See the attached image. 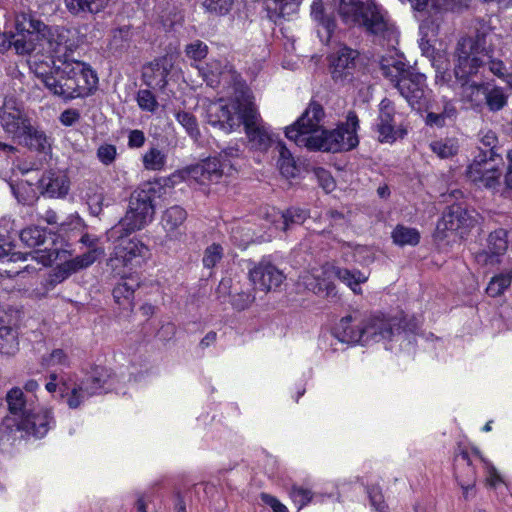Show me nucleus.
I'll list each match as a JSON object with an SVG mask.
<instances>
[{
    "label": "nucleus",
    "mask_w": 512,
    "mask_h": 512,
    "mask_svg": "<svg viewBox=\"0 0 512 512\" xmlns=\"http://www.w3.org/2000/svg\"><path fill=\"white\" fill-rule=\"evenodd\" d=\"M47 43L53 67L38 74L44 87L64 101L90 95L97 87L98 77L89 64L73 58L77 46L69 43L63 33Z\"/></svg>",
    "instance_id": "1"
},
{
    "label": "nucleus",
    "mask_w": 512,
    "mask_h": 512,
    "mask_svg": "<svg viewBox=\"0 0 512 512\" xmlns=\"http://www.w3.org/2000/svg\"><path fill=\"white\" fill-rule=\"evenodd\" d=\"M259 121L260 115L252 101L251 92L244 85H240L239 91L230 103L221 99L211 103L207 108V122L211 126L229 133L243 124L252 147L267 150L272 138Z\"/></svg>",
    "instance_id": "2"
},
{
    "label": "nucleus",
    "mask_w": 512,
    "mask_h": 512,
    "mask_svg": "<svg viewBox=\"0 0 512 512\" xmlns=\"http://www.w3.org/2000/svg\"><path fill=\"white\" fill-rule=\"evenodd\" d=\"M336 10L348 27L359 28L368 35L388 41L396 36L387 12L375 0H339Z\"/></svg>",
    "instance_id": "3"
},
{
    "label": "nucleus",
    "mask_w": 512,
    "mask_h": 512,
    "mask_svg": "<svg viewBox=\"0 0 512 512\" xmlns=\"http://www.w3.org/2000/svg\"><path fill=\"white\" fill-rule=\"evenodd\" d=\"M380 69L413 109L420 110L426 102V77L395 56L382 57Z\"/></svg>",
    "instance_id": "4"
},
{
    "label": "nucleus",
    "mask_w": 512,
    "mask_h": 512,
    "mask_svg": "<svg viewBox=\"0 0 512 512\" xmlns=\"http://www.w3.org/2000/svg\"><path fill=\"white\" fill-rule=\"evenodd\" d=\"M473 29V35L459 39L454 51L456 59L454 74L459 80L476 74L485 64L486 36L490 33V26L484 21H477Z\"/></svg>",
    "instance_id": "5"
},
{
    "label": "nucleus",
    "mask_w": 512,
    "mask_h": 512,
    "mask_svg": "<svg viewBox=\"0 0 512 512\" xmlns=\"http://www.w3.org/2000/svg\"><path fill=\"white\" fill-rule=\"evenodd\" d=\"M20 240L24 245L30 248H34V251L31 253H9L7 249H5V239L3 236H0V262L1 263H10L16 261H25L28 256H31L33 259L37 260L44 266L51 265L54 261L59 258V250L57 248H49L46 246L48 241L51 244L54 243L50 233H48L45 229L39 228L37 226L27 227L20 232Z\"/></svg>",
    "instance_id": "6"
},
{
    "label": "nucleus",
    "mask_w": 512,
    "mask_h": 512,
    "mask_svg": "<svg viewBox=\"0 0 512 512\" xmlns=\"http://www.w3.org/2000/svg\"><path fill=\"white\" fill-rule=\"evenodd\" d=\"M155 194L156 190L151 184H145L142 188L136 189L130 196L129 209L125 216L112 227V233L131 234L151 222L155 213L153 204Z\"/></svg>",
    "instance_id": "7"
},
{
    "label": "nucleus",
    "mask_w": 512,
    "mask_h": 512,
    "mask_svg": "<svg viewBox=\"0 0 512 512\" xmlns=\"http://www.w3.org/2000/svg\"><path fill=\"white\" fill-rule=\"evenodd\" d=\"M54 424L52 409L33 406L31 411L23 418L16 419L15 417L5 416L0 425V439L6 438L9 440L16 432L42 438Z\"/></svg>",
    "instance_id": "8"
},
{
    "label": "nucleus",
    "mask_w": 512,
    "mask_h": 512,
    "mask_svg": "<svg viewBox=\"0 0 512 512\" xmlns=\"http://www.w3.org/2000/svg\"><path fill=\"white\" fill-rule=\"evenodd\" d=\"M364 344L379 342L380 340H392L402 333L415 334L419 323L415 317H386L375 315L362 320Z\"/></svg>",
    "instance_id": "9"
},
{
    "label": "nucleus",
    "mask_w": 512,
    "mask_h": 512,
    "mask_svg": "<svg viewBox=\"0 0 512 512\" xmlns=\"http://www.w3.org/2000/svg\"><path fill=\"white\" fill-rule=\"evenodd\" d=\"M359 119L354 111L347 115L346 123H342L333 130H322L318 139L312 141L310 150H321L325 152H341L354 149L358 143L357 129Z\"/></svg>",
    "instance_id": "10"
},
{
    "label": "nucleus",
    "mask_w": 512,
    "mask_h": 512,
    "mask_svg": "<svg viewBox=\"0 0 512 512\" xmlns=\"http://www.w3.org/2000/svg\"><path fill=\"white\" fill-rule=\"evenodd\" d=\"M325 112L321 104L311 101L303 114L291 126L286 128V137L293 141L299 147L311 149L312 141L318 139L323 130L320 122L324 118Z\"/></svg>",
    "instance_id": "11"
},
{
    "label": "nucleus",
    "mask_w": 512,
    "mask_h": 512,
    "mask_svg": "<svg viewBox=\"0 0 512 512\" xmlns=\"http://www.w3.org/2000/svg\"><path fill=\"white\" fill-rule=\"evenodd\" d=\"M15 43L17 54H30L35 50L37 42L46 39L49 27L31 13L16 14L14 20Z\"/></svg>",
    "instance_id": "12"
},
{
    "label": "nucleus",
    "mask_w": 512,
    "mask_h": 512,
    "mask_svg": "<svg viewBox=\"0 0 512 512\" xmlns=\"http://www.w3.org/2000/svg\"><path fill=\"white\" fill-rule=\"evenodd\" d=\"M502 158L474 156L466 169V177L478 187L495 190L500 186Z\"/></svg>",
    "instance_id": "13"
},
{
    "label": "nucleus",
    "mask_w": 512,
    "mask_h": 512,
    "mask_svg": "<svg viewBox=\"0 0 512 512\" xmlns=\"http://www.w3.org/2000/svg\"><path fill=\"white\" fill-rule=\"evenodd\" d=\"M128 235L129 234H126V232H122L121 235L111 232V236L118 238L110 257L112 267H117L120 264L123 266L137 265L148 253V247L146 245L135 238H126Z\"/></svg>",
    "instance_id": "14"
},
{
    "label": "nucleus",
    "mask_w": 512,
    "mask_h": 512,
    "mask_svg": "<svg viewBox=\"0 0 512 512\" xmlns=\"http://www.w3.org/2000/svg\"><path fill=\"white\" fill-rule=\"evenodd\" d=\"M359 52L346 45H341L339 49L329 56L330 72L332 79L341 85L353 81Z\"/></svg>",
    "instance_id": "15"
},
{
    "label": "nucleus",
    "mask_w": 512,
    "mask_h": 512,
    "mask_svg": "<svg viewBox=\"0 0 512 512\" xmlns=\"http://www.w3.org/2000/svg\"><path fill=\"white\" fill-rule=\"evenodd\" d=\"M476 212L463 207L461 204L448 206L437 223V233L445 231L468 230L477 223Z\"/></svg>",
    "instance_id": "16"
},
{
    "label": "nucleus",
    "mask_w": 512,
    "mask_h": 512,
    "mask_svg": "<svg viewBox=\"0 0 512 512\" xmlns=\"http://www.w3.org/2000/svg\"><path fill=\"white\" fill-rule=\"evenodd\" d=\"M0 125L7 134L18 139L32 124L21 108L7 102L0 109Z\"/></svg>",
    "instance_id": "17"
},
{
    "label": "nucleus",
    "mask_w": 512,
    "mask_h": 512,
    "mask_svg": "<svg viewBox=\"0 0 512 512\" xmlns=\"http://www.w3.org/2000/svg\"><path fill=\"white\" fill-rule=\"evenodd\" d=\"M249 277L254 286L264 292L279 287L285 278L275 265L266 261L259 262L251 269Z\"/></svg>",
    "instance_id": "18"
},
{
    "label": "nucleus",
    "mask_w": 512,
    "mask_h": 512,
    "mask_svg": "<svg viewBox=\"0 0 512 512\" xmlns=\"http://www.w3.org/2000/svg\"><path fill=\"white\" fill-rule=\"evenodd\" d=\"M310 15L316 23L317 35L320 41L328 45L337 28L333 13L326 11L322 0H314L311 4Z\"/></svg>",
    "instance_id": "19"
},
{
    "label": "nucleus",
    "mask_w": 512,
    "mask_h": 512,
    "mask_svg": "<svg viewBox=\"0 0 512 512\" xmlns=\"http://www.w3.org/2000/svg\"><path fill=\"white\" fill-rule=\"evenodd\" d=\"M186 218V210L178 205L171 206L164 211L161 222L169 240H179L185 235Z\"/></svg>",
    "instance_id": "20"
},
{
    "label": "nucleus",
    "mask_w": 512,
    "mask_h": 512,
    "mask_svg": "<svg viewBox=\"0 0 512 512\" xmlns=\"http://www.w3.org/2000/svg\"><path fill=\"white\" fill-rule=\"evenodd\" d=\"M394 115L395 108L392 101L384 98L379 105L378 123L376 125L380 142H393L397 139Z\"/></svg>",
    "instance_id": "21"
},
{
    "label": "nucleus",
    "mask_w": 512,
    "mask_h": 512,
    "mask_svg": "<svg viewBox=\"0 0 512 512\" xmlns=\"http://www.w3.org/2000/svg\"><path fill=\"white\" fill-rule=\"evenodd\" d=\"M332 334L342 343L365 345L362 320L358 321L352 316L343 317L334 327Z\"/></svg>",
    "instance_id": "22"
},
{
    "label": "nucleus",
    "mask_w": 512,
    "mask_h": 512,
    "mask_svg": "<svg viewBox=\"0 0 512 512\" xmlns=\"http://www.w3.org/2000/svg\"><path fill=\"white\" fill-rule=\"evenodd\" d=\"M38 189L44 196L62 198L65 197L69 191V180L65 175L48 171L38 180Z\"/></svg>",
    "instance_id": "23"
},
{
    "label": "nucleus",
    "mask_w": 512,
    "mask_h": 512,
    "mask_svg": "<svg viewBox=\"0 0 512 512\" xmlns=\"http://www.w3.org/2000/svg\"><path fill=\"white\" fill-rule=\"evenodd\" d=\"M139 286L140 281L137 275L122 277L113 288L112 293L115 302L125 309H132L134 293Z\"/></svg>",
    "instance_id": "24"
},
{
    "label": "nucleus",
    "mask_w": 512,
    "mask_h": 512,
    "mask_svg": "<svg viewBox=\"0 0 512 512\" xmlns=\"http://www.w3.org/2000/svg\"><path fill=\"white\" fill-rule=\"evenodd\" d=\"M224 167L217 157H209L191 169L192 176L201 183L218 182L224 173Z\"/></svg>",
    "instance_id": "25"
},
{
    "label": "nucleus",
    "mask_w": 512,
    "mask_h": 512,
    "mask_svg": "<svg viewBox=\"0 0 512 512\" xmlns=\"http://www.w3.org/2000/svg\"><path fill=\"white\" fill-rule=\"evenodd\" d=\"M5 399L10 413L9 416L15 417L16 419H20L23 418V416H26V414L31 411V408L34 406L33 401L28 399L22 389L18 387L10 389L7 392Z\"/></svg>",
    "instance_id": "26"
},
{
    "label": "nucleus",
    "mask_w": 512,
    "mask_h": 512,
    "mask_svg": "<svg viewBox=\"0 0 512 512\" xmlns=\"http://www.w3.org/2000/svg\"><path fill=\"white\" fill-rule=\"evenodd\" d=\"M303 0H266V11L270 21L278 24L281 19L286 18L299 9Z\"/></svg>",
    "instance_id": "27"
},
{
    "label": "nucleus",
    "mask_w": 512,
    "mask_h": 512,
    "mask_svg": "<svg viewBox=\"0 0 512 512\" xmlns=\"http://www.w3.org/2000/svg\"><path fill=\"white\" fill-rule=\"evenodd\" d=\"M19 144L27 147L30 150L37 151L42 154H48L51 150V145L48 141L46 134L35 128L33 125L18 138Z\"/></svg>",
    "instance_id": "28"
},
{
    "label": "nucleus",
    "mask_w": 512,
    "mask_h": 512,
    "mask_svg": "<svg viewBox=\"0 0 512 512\" xmlns=\"http://www.w3.org/2000/svg\"><path fill=\"white\" fill-rule=\"evenodd\" d=\"M90 261L89 256L75 257L64 261L52 270L51 274H53L54 281L56 280V282L62 283L72 274L89 267Z\"/></svg>",
    "instance_id": "29"
},
{
    "label": "nucleus",
    "mask_w": 512,
    "mask_h": 512,
    "mask_svg": "<svg viewBox=\"0 0 512 512\" xmlns=\"http://www.w3.org/2000/svg\"><path fill=\"white\" fill-rule=\"evenodd\" d=\"M108 0H64L68 12L74 16L96 14L102 11Z\"/></svg>",
    "instance_id": "30"
},
{
    "label": "nucleus",
    "mask_w": 512,
    "mask_h": 512,
    "mask_svg": "<svg viewBox=\"0 0 512 512\" xmlns=\"http://www.w3.org/2000/svg\"><path fill=\"white\" fill-rule=\"evenodd\" d=\"M487 86L484 83L465 81L462 83V100L469 103L472 108H482L485 103Z\"/></svg>",
    "instance_id": "31"
},
{
    "label": "nucleus",
    "mask_w": 512,
    "mask_h": 512,
    "mask_svg": "<svg viewBox=\"0 0 512 512\" xmlns=\"http://www.w3.org/2000/svg\"><path fill=\"white\" fill-rule=\"evenodd\" d=\"M458 111L451 101H444L443 108L439 112L428 111L425 124L430 127L442 128L457 118Z\"/></svg>",
    "instance_id": "32"
},
{
    "label": "nucleus",
    "mask_w": 512,
    "mask_h": 512,
    "mask_svg": "<svg viewBox=\"0 0 512 512\" xmlns=\"http://www.w3.org/2000/svg\"><path fill=\"white\" fill-rule=\"evenodd\" d=\"M110 377L111 373L107 368L101 366L93 368L91 374L82 382L87 396L100 393Z\"/></svg>",
    "instance_id": "33"
},
{
    "label": "nucleus",
    "mask_w": 512,
    "mask_h": 512,
    "mask_svg": "<svg viewBox=\"0 0 512 512\" xmlns=\"http://www.w3.org/2000/svg\"><path fill=\"white\" fill-rule=\"evenodd\" d=\"M331 274L350 287L354 293H360V284L365 283L368 280V276L357 269L349 270L338 266H332Z\"/></svg>",
    "instance_id": "34"
},
{
    "label": "nucleus",
    "mask_w": 512,
    "mask_h": 512,
    "mask_svg": "<svg viewBox=\"0 0 512 512\" xmlns=\"http://www.w3.org/2000/svg\"><path fill=\"white\" fill-rule=\"evenodd\" d=\"M309 217V211L299 208L290 207L281 212L279 219L275 221L276 227L284 232L292 229L295 225H301Z\"/></svg>",
    "instance_id": "35"
},
{
    "label": "nucleus",
    "mask_w": 512,
    "mask_h": 512,
    "mask_svg": "<svg viewBox=\"0 0 512 512\" xmlns=\"http://www.w3.org/2000/svg\"><path fill=\"white\" fill-rule=\"evenodd\" d=\"M150 68L154 73V77H149L146 83L149 86L155 85L159 89H164L167 85V76L172 68V63L167 57L154 60L150 64Z\"/></svg>",
    "instance_id": "36"
},
{
    "label": "nucleus",
    "mask_w": 512,
    "mask_h": 512,
    "mask_svg": "<svg viewBox=\"0 0 512 512\" xmlns=\"http://www.w3.org/2000/svg\"><path fill=\"white\" fill-rule=\"evenodd\" d=\"M132 38L133 31L131 26L124 25L114 29L109 42L110 50L113 53L120 54L126 52L131 46Z\"/></svg>",
    "instance_id": "37"
},
{
    "label": "nucleus",
    "mask_w": 512,
    "mask_h": 512,
    "mask_svg": "<svg viewBox=\"0 0 512 512\" xmlns=\"http://www.w3.org/2000/svg\"><path fill=\"white\" fill-rule=\"evenodd\" d=\"M479 144L477 146V154L475 156L485 155L486 158H502L497 152L498 138L492 130H481L478 134Z\"/></svg>",
    "instance_id": "38"
},
{
    "label": "nucleus",
    "mask_w": 512,
    "mask_h": 512,
    "mask_svg": "<svg viewBox=\"0 0 512 512\" xmlns=\"http://www.w3.org/2000/svg\"><path fill=\"white\" fill-rule=\"evenodd\" d=\"M391 237L398 246H416L420 242V233L416 228L398 224L392 231Z\"/></svg>",
    "instance_id": "39"
},
{
    "label": "nucleus",
    "mask_w": 512,
    "mask_h": 512,
    "mask_svg": "<svg viewBox=\"0 0 512 512\" xmlns=\"http://www.w3.org/2000/svg\"><path fill=\"white\" fill-rule=\"evenodd\" d=\"M18 350V331L8 326L0 327V354L13 356Z\"/></svg>",
    "instance_id": "40"
},
{
    "label": "nucleus",
    "mask_w": 512,
    "mask_h": 512,
    "mask_svg": "<svg viewBox=\"0 0 512 512\" xmlns=\"http://www.w3.org/2000/svg\"><path fill=\"white\" fill-rule=\"evenodd\" d=\"M511 283L512 270H504L490 279L486 287V293L493 298L499 297L511 286Z\"/></svg>",
    "instance_id": "41"
},
{
    "label": "nucleus",
    "mask_w": 512,
    "mask_h": 512,
    "mask_svg": "<svg viewBox=\"0 0 512 512\" xmlns=\"http://www.w3.org/2000/svg\"><path fill=\"white\" fill-rule=\"evenodd\" d=\"M11 190L18 202L24 205H32L38 199V193L35 187L28 181H21L17 184H11Z\"/></svg>",
    "instance_id": "42"
},
{
    "label": "nucleus",
    "mask_w": 512,
    "mask_h": 512,
    "mask_svg": "<svg viewBox=\"0 0 512 512\" xmlns=\"http://www.w3.org/2000/svg\"><path fill=\"white\" fill-rule=\"evenodd\" d=\"M507 101L508 97L501 87H490L489 85L487 86L484 106H487L489 111H500L507 105Z\"/></svg>",
    "instance_id": "43"
},
{
    "label": "nucleus",
    "mask_w": 512,
    "mask_h": 512,
    "mask_svg": "<svg viewBox=\"0 0 512 512\" xmlns=\"http://www.w3.org/2000/svg\"><path fill=\"white\" fill-rule=\"evenodd\" d=\"M430 148L439 158L448 159L455 156L459 151L457 140L453 138H445L433 141Z\"/></svg>",
    "instance_id": "44"
},
{
    "label": "nucleus",
    "mask_w": 512,
    "mask_h": 512,
    "mask_svg": "<svg viewBox=\"0 0 512 512\" xmlns=\"http://www.w3.org/2000/svg\"><path fill=\"white\" fill-rule=\"evenodd\" d=\"M79 242L81 244H83L84 246H86L88 248V250L79 255L78 257H87L89 256L90 258V262H89V266H91L96 260L97 258L103 254V249L98 245L99 244V239L98 237L94 236V235H91V234H88V233H82L80 239H79Z\"/></svg>",
    "instance_id": "45"
},
{
    "label": "nucleus",
    "mask_w": 512,
    "mask_h": 512,
    "mask_svg": "<svg viewBox=\"0 0 512 512\" xmlns=\"http://www.w3.org/2000/svg\"><path fill=\"white\" fill-rule=\"evenodd\" d=\"M203 80L210 87H215L220 82L221 66L218 62L212 61L203 66H196Z\"/></svg>",
    "instance_id": "46"
},
{
    "label": "nucleus",
    "mask_w": 512,
    "mask_h": 512,
    "mask_svg": "<svg viewBox=\"0 0 512 512\" xmlns=\"http://www.w3.org/2000/svg\"><path fill=\"white\" fill-rule=\"evenodd\" d=\"M177 122L186 130L188 135L197 140L200 136V130L196 117L187 111H178L175 114Z\"/></svg>",
    "instance_id": "47"
},
{
    "label": "nucleus",
    "mask_w": 512,
    "mask_h": 512,
    "mask_svg": "<svg viewBox=\"0 0 512 512\" xmlns=\"http://www.w3.org/2000/svg\"><path fill=\"white\" fill-rule=\"evenodd\" d=\"M143 165L147 170H161L165 166L166 157L157 148H150L144 155H143Z\"/></svg>",
    "instance_id": "48"
},
{
    "label": "nucleus",
    "mask_w": 512,
    "mask_h": 512,
    "mask_svg": "<svg viewBox=\"0 0 512 512\" xmlns=\"http://www.w3.org/2000/svg\"><path fill=\"white\" fill-rule=\"evenodd\" d=\"M488 248L489 250L499 254L503 255L508 247V243L506 240V231L503 229L495 230L494 232H491L488 236Z\"/></svg>",
    "instance_id": "49"
},
{
    "label": "nucleus",
    "mask_w": 512,
    "mask_h": 512,
    "mask_svg": "<svg viewBox=\"0 0 512 512\" xmlns=\"http://www.w3.org/2000/svg\"><path fill=\"white\" fill-rule=\"evenodd\" d=\"M208 13L226 15L232 8L233 0H199Z\"/></svg>",
    "instance_id": "50"
},
{
    "label": "nucleus",
    "mask_w": 512,
    "mask_h": 512,
    "mask_svg": "<svg viewBox=\"0 0 512 512\" xmlns=\"http://www.w3.org/2000/svg\"><path fill=\"white\" fill-rule=\"evenodd\" d=\"M224 254L223 247L218 243H213L209 245L203 255V265L205 268L211 269L216 266L218 262L222 259Z\"/></svg>",
    "instance_id": "51"
},
{
    "label": "nucleus",
    "mask_w": 512,
    "mask_h": 512,
    "mask_svg": "<svg viewBox=\"0 0 512 512\" xmlns=\"http://www.w3.org/2000/svg\"><path fill=\"white\" fill-rule=\"evenodd\" d=\"M280 154V170L286 177H293L295 175V165L293 163L291 152L282 143L277 145Z\"/></svg>",
    "instance_id": "52"
},
{
    "label": "nucleus",
    "mask_w": 512,
    "mask_h": 512,
    "mask_svg": "<svg viewBox=\"0 0 512 512\" xmlns=\"http://www.w3.org/2000/svg\"><path fill=\"white\" fill-rule=\"evenodd\" d=\"M242 153L243 151L240 149V146L237 143H234L228 145L225 148H222L217 158L220 159V162L224 168L228 167L229 169H232V160L240 158Z\"/></svg>",
    "instance_id": "53"
},
{
    "label": "nucleus",
    "mask_w": 512,
    "mask_h": 512,
    "mask_svg": "<svg viewBox=\"0 0 512 512\" xmlns=\"http://www.w3.org/2000/svg\"><path fill=\"white\" fill-rule=\"evenodd\" d=\"M185 54L189 59L199 62L207 56L208 46L201 40H195L186 45Z\"/></svg>",
    "instance_id": "54"
},
{
    "label": "nucleus",
    "mask_w": 512,
    "mask_h": 512,
    "mask_svg": "<svg viewBox=\"0 0 512 512\" xmlns=\"http://www.w3.org/2000/svg\"><path fill=\"white\" fill-rule=\"evenodd\" d=\"M137 103L142 110L149 112H155L159 105L155 95L148 89L138 91Z\"/></svg>",
    "instance_id": "55"
},
{
    "label": "nucleus",
    "mask_w": 512,
    "mask_h": 512,
    "mask_svg": "<svg viewBox=\"0 0 512 512\" xmlns=\"http://www.w3.org/2000/svg\"><path fill=\"white\" fill-rule=\"evenodd\" d=\"M371 505L377 512H386V504L382 490L378 485H371L366 487Z\"/></svg>",
    "instance_id": "56"
},
{
    "label": "nucleus",
    "mask_w": 512,
    "mask_h": 512,
    "mask_svg": "<svg viewBox=\"0 0 512 512\" xmlns=\"http://www.w3.org/2000/svg\"><path fill=\"white\" fill-rule=\"evenodd\" d=\"M475 261L483 266H497L501 263V255L489 250L483 249L475 253Z\"/></svg>",
    "instance_id": "57"
},
{
    "label": "nucleus",
    "mask_w": 512,
    "mask_h": 512,
    "mask_svg": "<svg viewBox=\"0 0 512 512\" xmlns=\"http://www.w3.org/2000/svg\"><path fill=\"white\" fill-rule=\"evenodd\" d=\"M289 494L299 509L307 505L312 499L311 490L296 485L292 486Z\"/></svg>",
    "instance_id": "58"
},
{
    "label": "nucleus",
    "mask_w": 512,
    "mask_h": 512,
    "mask_svg": "<svg viewBox=\"0 0 512 512\" xmlns=\"http://www.w3.org/2000/svg\"><path fill=\"white\" fill-rule=\"evenodd\" d=\"M485 63L488 64L489 70L498 78L506 81L508 75L510 72H508V69L504 62L499 59H493L491 56L487 54L485 57Z\"/></svg>",
    "instance_id": "59"
},
{
    "label": "nucleus",
    "mask_w": 512,
    "mask_h": 512,
    "mask_svg": "<svg viewBox=\"0 0 512 512\" xmlns=\"http://www.w3.org/2000/svg\"><path fill=\"white\" fill-rule=\"evenodd\" d=\"M88 397L89 396H87V394L85 392V387L81 383L80 385H77L72 388L71 393L69 394V396L67 398V404H68L69 408L76 409Z\"/></svg>",
    "instance_id": "60"
},
{
    "label": "nucleus",
    "mask_w": 512,
    "mask_h": 512,
    "mask_svg": "<svg viewBox=\"0 0 512 512\" xmlns=\"http://www.w3.org/2000/svg\"><path fill=\"white\" fill-rule=\"evenodd\" d=\"M117 155L116 147L112 144H104L97 149V157L104 165H110L114 162Z\"/></svg>",
    "instance_id": "61"
},
{
    "label": "nucleus",
    "mask_w": 512,
    "mask_h": 512,
    "mask_svg": "<svg viewBox=\"0 0 512 512\" xmlns=\"http://www.w3.org/2000/svg\"><path fill=\"white\" fill-rule=\"evenodd\" d=\"M319 185L326 191L331 192L335 188V181L330 172L324 168H317L314 171Z\"/></svg>",
    "instance_id": "62"
},
{
    "label": "nucleus",
    "mask_w": 512,
    "mask_h": 512,
    "mask_svg": "<svg viewBox=\"0 0 512 512\" xmlns=\"http://www.w3.org/2000/svg\"><path fill=\"white\" fill-rule=\"evenodd\" d=\"M68 357L62 349L53 350L47 357L42 358V365L54 366V365H65L67 364Z\"/></svg>",
    "instance_id": "63"
},
{
    "label": "nucleus",
    "mask_w": 512,
    "mask_h": 512,
    "mask_svg": "<svg viewBox=\"0 0 512 512\" xmlns=\"http://www.w3.org/2000/svg\"><path fill=\"white\" fill-rule=\"evenodd\" d=\"M260 499L265 505L271 507L273 512H289L284 504H282L276 497L268 493H261Z\"/></svg>",
    "instance_id": "64"
}]
</instances>
